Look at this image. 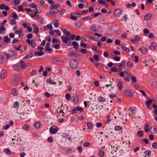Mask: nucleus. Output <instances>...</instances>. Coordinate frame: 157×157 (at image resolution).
<instances>
[{
    "instance_id": "nucleus-48",
    "label": "nucleus",
    "mask_w": 157,
    "mask_h": 157,
    "mask_svg": "<svg viewBox=\"0 0 157 157\" xmlns=\"http://www.w3.org/2000/svg\"><path fill=\"white\" fill-rule=\"evenodd\" d=\"M98 2L100 4H105L106 2L105 1H103V0H98Z\"/></svg>"
},
{
    "instance_id": "nucleus-27",
    "label": "nucleus",
    "mask_w": 157,
    "mask_h": 157,
    "mask_svg": "<svg viewBox=\"0 0 157 157\" xmlns=\"http://www.w3.org/2000/svg\"><path fill=\"white\" fill-rule=\"evenodd\" d=\"M11 14H12V17L15 19H17L18 17L17 14L14 12H12Z\"/></svg>"
},
{
    "instance_id": "nucleus-55",
    "label": "nucleus",
    "mask_w": 157,
    "mask_h": 157,
    "mask_svg": "<svg viewBox=\"0 0 157 157\" xmlns=\"http://www.w3.org/2000/svg\"><path fill=\"white\" fill-rule=\"evenodd\" d=\"M54 47L56 49H59L60 48V45L58 44H56L54 45Z\"/></svg>"
},
{
    "instance_id": "nucleus-43",
    "label": "nucleus",
    "mask_w": 157,
    "mask_h": 157,
    "mask_svg": "<svg viewBox=\"0 0 157 157\" xmlns=\"http://www.w3.org/2000/svg\"><path fill=\"white\" fill-rule=\"evenodd\" d=\"M152 103V100L151 99H149L146 102V103L147 106H149Z\"/></svg>"
},
{
    "instance_id": "nucleus-30",
    "label": "nucleus",
    "mask_w": 157,
    "mask_h": 157,
    "mask_svg": "<svg viewBox=\"0 0 157 157\" xmlns=\"http://www.w3.org/2000/svg\"><path fill=\"white\" fill-rule=\"evenodd\" d=\"M151 129L152 130V132L154 133H155L156 132V127L155 126H152L151 128Z\"/></svg>"
},
{
    "instance_id": "nucleus-52",
    "label": "nucleus",
    "mask_w": 157,
    "mask_h": 157,
    "mask_svg": "<svg viewBox=\"0 0 157 157\" xmlns=\"http://www.w3.org/2000/svg\"><path fill=\"white\" fill-rule=\"evenodd\" d=\"M143 132L142 131H139L137 132V134L138 136H142L143 135Z\"/></svg>"
},
{
    "instance_id": "nucleus-56",
    "label": "nucleus",
    "mask_w": 157,
    "mask_h": 157,
    "mask_svg": "<svg viewBox=\"0 0 157 157\" xmlns=\"http://www.w3.org/2000/svg\"><path fill=\"white\" fill-rule=\"evenodd\" d=\"M37 71L36 70H33L32 71L31 73V75H36L37 73Z\"/></svg>"
},
{
    "instance_id": "nucleus-6",
    "label": "nucleus",
    "mask_w": 157,
    "mask_h": 157,
    "mask_svg": "<svg viewBox=\"0 0 157 157\" xmlns=\"http://www.w3.org/2000/svg\"><path fill=\"white\" fill-rule=\"evenodd\" d=\"M121 13V11L120 9H117L114 11V14L117 16H119Z\"/></svg>"
},
{
    "instance_id": "nucleus-24",
    "label": "nucleus",
    "mask_w": 157,
    "mask_h": 157,
    "mask_svg": "<svg viewBox=\"0 0 157 157\" xmlns=\"http://www.w3.org/2000/svg\"><path fill=\"white\" fill-rule=\"evenodd\" d=\"M31 46L34 48L36 47V44L34 40H31V43L30 44Z\"/></svg>"
},
{
    "instance_id": "nucleus-49",
    "label": "nucleus",
    "mask_w": 157,
    "mask_h": 157,
    "mask_svg": "<svg viewBox=\"0 0 157 157\" xmlns=\"http://www.w3.org/2000/svg\"><path fill=\"white\" fill-rule=\"evenodd\" d=\"M144 130L146 132H147L148 130V124H146L144 126Z\"/></svg>"
},
{
    "instance_id": "nucleus-26",
    "label": "nucleus",
    "mask_w": 157,
    "mask_h": 157,
    "mask_svg": "<svg viewBox=\"0 0 157 157\" xmlns=\"http://www.w3.org/2000/svg\"><path fill=\"white\" fill-rule=\"evenodd\" d=\"M123 128L119 126H116L115 127V130L116 131L121 130H122Z\"/></svg>"
},
{
    "instance_id": "nucleus-25",
    "label": "nucleus",
    "mask_w": 157,
    "mask_h": 157,
    "mask_svg": "<svg viewBox=\"0 0 157 157\" xmlns=\"http://www.w3.org/2000/svg\"><path fill=\"white\" fill-rule=\"evenodd\" d=\"M13 106L15 108H18L19 107V103L18 101H16L15 102L13 105Z\"/></svg>"
},
{
    "instance_id": "nucleus-42",
    "label": "nucleus",
    "mask_w": 157,
    "mask_h": 157,
    "mask_svg": "<svg viewBox=\"0 0 157 157\" xmlns=\"http://www.w3.org/2000/svg\"><path fill=\"white\" fill-rule=\"evenodd\" d=\"M90 29L91 30H93L94 32H96V28L94 25H92L90 26Z\"/></svg>"
},
{
    "instance_id": "nucleus-33",
    "label": "nucleus",
    "mask_w": 157,
    "mask_h": 157,
    "mask_svg": "<svg viewBox=\"0 0 157 157\" xmlns=\"http://www.w3.org/2000/svg\"><path fill=\"white\" fill-rule=\"evenodd\" d=\"M61 39H62L63 42L64 43H67V37L62 36H61Z\"/></svg>"
},
{
    "instance_id": "nucleus-14",
    "label": "nucleus",
    "mask_w": 157,
    "mask_h": 157,
    "mask_svg": "<svg viewBox=\"0 0 157 157\" xmlns=\"http://www.w3.org/2000/svg\"><path fill=\"white\" fill-rule=\"evenodd\" d=\"M17 89L15 88H13L11 90V93L13 95L17 96L18 94L17 92Z\"/></svg>"
},
{
    "instance_id": "nucleus-12",
    "label": "nucleus",
    "mask_w": 157,
    "mask_h": 157,
    "mask_svg": "<svg viewBox=\"0 0 157 157\" xmlns=\"http://www.w3.org/2000/svg\"><path fill=\"white\" fill-rule=\"evenodd\" d=\"M33 29L34 32L35 33H37L39 31L37 27V26L35 24H33Z\"/></svg>"
},
{
    "instance_id": "nucleus-16",
    "label": "nucleus",
    "mask_w": 157,
    "mask_h": 157,
    "mask_svg": "<svg viewBox=\"0 0 157 157\" xmlns=\"http://www.w3.org/2000/svg\"><path fill=\"white\" fill-rule=\"evenodd\" d=\"M20 65L21 67V68L23 69H24L25 68L26 65L25 63V62L22 60H21L20 61Z\"/></svg>"
},
{
    "instance_id": "nucleus-28",
    "label": "nucleus",
    "mask_w": 157,
    "mask_h": 157,
    "mask_svg": "<svg viewBox=\"0 0 157 157\" xmlns=\"http://www.w3.org/2000/svg\"><path fill=\"white\" fill-rule=\"evenodd\" d=\"M23 128L26 131H28L29 130V126L28 124H25L23 127Z\"/></svg>"
},
{
    "instance_id": "nucleus-57",
    "label": "nucleus",
    "mask_w": 157,
    "mask_h": 157,
    "mask_svg": "<svg viewBox=\"0 0 157 157\" xmlns=\"http://www.w3.org/2000/svg\"><path fill=\"white\" fill-rule=\"evenodd\" d=\"M90 144V143L89 142L84 143L83 144V146L84 147H88Z\"/></svg>"
},
{
    "instance_id": "nucleus-10",
    "label": "nucleus",
    "mask_w": 157,
    "mask_h": 157,
    "mask_svg": "<svg viewBox=\"0 0 157 157\" xmlns=\"http://www.w3.org/2000/svg\"><path fill=\"white\" fill-rule=\"evenodd\" d=\"M139 50H140V52L144 54L146 53L147 52V49L145 47H143L141 48H139Z\"/></svg>"
},
{
    "instance_id": "nucleus-38",
    "label": "nucleus",
    "mask_w": 157,
    "mask_h": 157,
    "mask_svg": "<svg viewBox=\"0 0 157 157\" xmlns=\"http://www.w3.org/2000/svg\"><path fill=\"white\" fill-rule=\"evenodd\" d=\"M5 152L8 155H11L12 153L11 151L7 148H6L5 149Z\"/></svg>"
},
{
    "instance_id": "nucleus-51",
    "label": "nucleus",
    "mask_w": 157,
    "mask_h": 157,
    "mask_svg": "<svg viewBox=\"0 0 157 157\" xmlns=\"http://www.w3.org/2000/svg\"><path fill=\"white\" fill-rule=\"evenodd\" d=\"M157 75V72L155 71H153L151 73V75L153 77Z\"/></svg>"
},
{
    "instance_id": "nucleus-5",
    "label": "nucleus",
    "mask_w": 157,
    "mask_h": 157,
    "mask_svg": "<svg viewBox=\"0 0 157 157\" xmlns=\"http://www.w3.org/2000/svg\"><path fill=\"white\" fill-rule=\"evenodd\" d=\"M49 131L51 133L54 134L57 132L58 131V128H54L52 127H51L50 128Z\"/></svg>"
},
{
    "instance_id": "nucleus-44",
    "label": "nucleus",
    "mask_w": 157,
    "mask_h": 157,
    "mask_svg": "<svg viewBox=\"0 0 157 157\" xmlns=\"http://www.w3.org/2000/svg\"><path fill=\"white\" fill-rule=\"evenodd\" d=\"M133 65V63L130 61H128L126 63V66L127 67H132Z\"/></svg>"
},
{
    "instance_id": "nucleus-59",
    "label": "nucleus",
    "mask_w": 157,
    "mask_h": 157,
    "mask_svg": "<svg viewBox=\"0 0 157 157\" xmlns=\"http://www.w3.org/2000/svg\"><path fill=\"white\" fill-rule=\"evenodd\" d=\"M47 27L48 29L49 30H52V26L50 24H48L47 25Z\"/></svg>"
},
{
    "instance_id": "nucleus-39",
    "label": "nucleus",
    "mask_w": 157,
    "mask_h": 157,
    "mask_svg": "<svg viewBox=\"0 0 157 157\" xmlns=\"http://www.w3.org/2000/svg\"><path fill=\"white\" fill-rule=\"evenodd\" d=\"M98 154L101 157H103L104 155V151L101 150H100L99 151Z\"/></svg>"
},
{
    "instance_id": "nucleus-34",
    "label": "nucleus",
    "mask_w": 157,
    "mask_h": 157,
    "mask_svg": "<svg viewBox=\"0 0 157 157\" xmlns=\"http://www.w3.org/2000/svg\"><path fill=\"white\" fill-rule=\"evenodd\" d=\"M92 125H92V123L90 122H88L87 124V125L88 128L89 129H90L92 128Z\"/></svg>"
},
{
    "instance_id": "nucleus-3",
    "label": "nucleus",
    "mask_w": 157,
    "mask_h": 157,
    "mask_svg": "<svg viewBox=\"0 0 157 157\" xmlns=\"http://www.w3.org/2000/svg\"><path fill=\"white\" fill-rule=\"evenodd\" d=\"M71 99L73 100V102L75 104H77L78 102V97L77 95H75L72 97Z\"/></svg>"
},
{
    "instance_id": "nucleus-4",
    "label": "nucleus",
    "mask_w": 157,
    "mask_h": 157,
    "mask_svg": "<svg viewBox=\"0 0 157 157\" xmlns=\"http://www.w3.org/2000/svg\"><path fill=\"white\" fill-rule=\"evenodd\" d=\"M0 9L1 10L4 9L6 10H9V8L8 6H6L4 4H2L0 5Z\"/></svg>"
},
{
    "instance_id": "nucleus-36",
    "label": "nucleus",
    "mask_w": 157,
    "mask_h": 157,
    "mask_svg": "<svg viewBox=\"0 0 157 157\" xmlns=\"http://www.w3.org/2000/svg\"><path fill=\"white\" fill-rule=\"evenodd\" d=\"M82 19L83 20H86V21L91 20L92 19V18L90 17V16L89 15L88 16L84 17L82 18Z\"/></svg>"
},
{
    "instance_id": "nucleus-21",
    "label": "nucleus",
    "mask_w": 157,
    "mask_h": 157,
    "mask_svg": "<svg viewBox=\"0 0 157 157\" xmlns=\"http://www.w3.org/2000/svg\"><path fill=\"white\" fill-rule=\"evenodd\" d=\"M5 73V70L4 69H3L1 73L0 78L1 79H2L3 78Z\"/></svg>"
},
{
    "instance_id": "nucleus-58",
    "label": "nucleus",
    "mask_w": 157,
    "mask_h": 157,
    "mask_svg": "<svg viewBox=\"0 0 157 157\" xmlns=\"http://www.w3.org/2000/svg\"><path fill=\"white\" fill-rule=\"evenodd\" d=\"M59 6V5H53L52 6V9H55Z\"/></svg>"
},
{
    "instance_id": "nucleus-45",
    "label": "nucleus",
    "mask_w": 157,
    "mask_h": 157,
    "mask_svg": "<svg viewBox=\"0 0 157 157\" xmlns=\"http://www.w3.org/2000/svg\"><path fill=\"white\" fill-rule=\"evenodd\" d=\"M58 12V10L52 9V10L51 11V12H50V13L52 14H53L56 13H57Z\"/></svg>"
},
{
    "instance_id": "nucleus-7",
    "label": "nucleus",
    "mask_w": 157,
    "mask_h": 157,
    "mask_svg": "<svg viewBox=\"0 0 157 157\" xmlns=\"http://www.w3.org/2000/svg\"><path fill=\"white\" fill-rule=\"evenodd\" d=\"M156 47V45L155 43L153 42L151 43V44L149 47V48L151 50H155V48Z\"/></svg>"
},
{
    "instance_id": "nucleus-47",
    "label": "nucleus",
    "mask_w": 157,
    "mask_h": 157,
    "mask_svg": "<svg viewBox=\"0 0 157 157\" xmlns=\"http://www.w3.org/2000/svg\"><path fill=\"white\" fill-rule=\"evenodd\" d=\"M29 5L32 8H36L37 7V6L35 5L34 3H32L30 4Z\"/></svg>"
},
{
    "instance_id": "nucleus-13",
    "label": "nucleus",
    "mask_w": 157,
    "mask_h": 157,
    "mask_svg": "<svg viewBox=\"0 0 157 157\" xmlns=\"http://www.w3.org/2000/svg\"><path fill=\"white\" fill-rule=\"evenodd\" d=\"M21 69V67L19 65H15L14 67V70L17 71H20Z\"/></svg>"
},
{
    "instance_id": "nucleus-8",
    "label": "nucleus",
    "mask_w": 157,
    "mask_h": 157,
    "mask_svg": "<svg viewBox=\"0 0 157 157\" xmlns=\"http://www.w3.org/2000/svg\"><path fill=\"white\" fill-rule=\"evenodd\" d=\"M140 40V38L139 37V36H136L134 39H131V40L132 43H135L139 41Z\"/></svg>"
},
{
    "instance_id": "nucleus-18",
    "label": "nucleus",
    "mask_w": 157,
    "mask_h": 157,
    "mask_svg": "<svg viewBox=\"0 0 157 157\" xmlns=\"http://www.w3.org/2000/svg\"><path fill=\"white\" fill-rule=\"evenodd\" d=\"M125 60H123L121 63H120L118 66L119 67L121 68H124L125 66Z\"/></svg>"
},
{
    "instance_id": "nucleus-37",
    "label": "nucleus",
    "mask_w": 157,
    "mask_h": 157,
    "mask_svg": "<svg viewBox=\"0 0 157 157\" xmlns=\"http://www.w3.org/2000/svg\"><path fill=\"white\" fill-rule=\"evenodd\" d=\"M63 32L64 34H66L67 36H69L71 35V33L70 32L67 31L65 29L63 30Z\"/></svg>"
},
{
    "instance_id": "nucleus-20",
    "label": "nucleus",
    "mask_w": 157,
    "mask_h": 157,
    "mask_svg": "<svg viewBox=\"0 0 157 157\" xmlns=\"http://www.w3.org/2000/svg\"><path fill=\"white\" fill-rule=\"evenodd\" d=\"M118 70V69L115 67H112L111 68V71H113V72H118L119 71ZM121 71V68H120L119 71Z\"/></svg>"
},
{
    "instance_id": "nucleus-54",
    "label": "nucleus",
    "mask_w": 157,
    "mask_h": 157,
    "mask_svg": "<svg viewBox=\"0 0 157 157\" xmlns=\"http://www.w3.org/2000/svg\"><path fill=\"white\" fill-rule=\"evenodd\" d=\"M88 12V10H83L82 12L80 13H77V14H80V15H81V14H83V15H85V14H86L87 13V12Z\"/></svg>"
},
{
    "instance_id": "nucleus-46",
    "label": "nucleus",
    "mask_w": 157,
    "mask_h": 157,
    "mask_svg": "<svg viewBox=\"0 0 157 157\" xmlns=\"http://www.w3.org/2000/svg\"><path fill=\"white\" fill-rule=\"evenodd\" d=\"M151 151L150 150H146L145 153L146 154V155H148L149 157L150 156Z\"/></svg>"
},
{
    "instance_id": "nucleus-23",
    "label": "nucleus",
    "mask_w": 157,
    "mask_h": 157,
    "mask_svg": "<svg viewBox=\"0 0 157 157\" xmlns=\"http://www.w3.org/2000/svg\"><path fill=\"white\" fill-rule=\"evenodd\" d=\"M53 21L54 26L55 27L57 28L58 26V23L59 22V21L57 20H54Z\"/></svg>"
},
{
    "instance_id": "nucleus-17",
    "label": "nucleus",
    "mask_w": 157,
    "mask_h": 157,
    "mask_svg": "<svg viewBox=\"0 0 157 157\" xmlns=\"http://www.w3.org/2000/svg\"><path fill=\"white\" fill-rule=\"evenodd\" d=\"M70 18L73 20H77V17L75 15L74 13H70Z\"/></svg>"
},
{
    "instance_id": "nucleus-22",
    "label": "nucleus",
    "mask_w": 157,
    "mask_h": 157,
    "mask_svg": "<svg viewBox=\"0 0 157 157\" xmlns=\"http://www.w3.org/2000/svg\"><path fill=\"white\" fill-rule=\"evenodd\" d=\"M105 98L101 97H98V101L99 102H103L105 101Z\"/></svg>"
},
{
    "instance_id": "nucleus-53",
    "label": "nucleus",
    "mask_w": 157,
    "mask_h": 157,
    "mask_svg": "<svg viewBox=\"0 0 157 157\" xmlns=\"http://www.w3.org/2000/svg\"><path fill=\"white\" fill-rule=\"evenodd\" d=\"M131 78L132 80V82H136V79L134 76H132Z\"/></svg>"
},
{
    "instance_id": "nucleus-29",
    "label": "nucleus",
    "mask_w": 157,
    "mask_h": 157,
    "mask_svg": "<svg viewBox=\"0 0 157 157\" xmlns=\"http://www.w3.org/2000/svg\"><path fill=\"white\" fill-rule=\"evenodd\" d=\"M75 110H77L81 112H83V109L82 108L79 107V106H77L75 107Z\"/></svg>"
},
{
    "instance_id": "nucleus-32",
    "label": "nucleus",
    "mask_w": 157,
    "mask_h": 157,
    "mask_svg": "<svg viewBox=\"0 0 157 157\" xmlns=\"http://www.w3.org/2000/svg\"><path fill=\"white\" fill-rule=\"evenodd\" d=\"M10 40V39H9L8 36H5L4 41L5 43H9Z\"/></svg>"
},
{
    "instance_id": "nucleus-64",
    "label": "nucleus",
    "mask_w": 157,
    "mask_h": 157,
    "mask_svg": "<svg viewBox=\"0 0 157 157\" xmlns=\"http://www.w3.org/2000/svg\"><path fill=\"white\" fill-rule=\"evenodd\" d=\"M113 53L117 55H119L121 54V52L117 50L114 51H113Z\"/></svg>"
},
{
    "instance_id": "nucleus-35",
    "label": "nucleus",
    "mask_w": 157,
    "mask_h": 157,
    "mask_svg": "<svg viewBox=\"0 0 157 157\" xmlns=\"http://www.w3.org/2000/svg\"><path fill=\"white\" fill-rule=\"evenodd\" d=\"M122 49L125 52H129V49L123 46L121 47Z\"/></svg>"
},
{
    "instance_id": "nucleus-60",
    "label": "nucleus",
    "mask_w": 157,
    "mask_h": 157,
    "mask_svg": "<svg viewBox=\"0 0 157 157\" xmlns=\"http://www.w3.org/2000/svg\"><path fill=\"white\" fill-rule=\"evenodd\" d=\"M65 97L67 99H69L71 97V95L69 93H67L65 95Z\"/></svg>"
},
{
    "instance_id": "nucleus-50",
    "label": "nucleus",
    "mask_w": 157,
    "mask_h": 157,
    "mask_svg": "<svg viewBox=\"0 0 157 157\" xmlns=\"http://www.w3.org/2000/svg\"><path fill=\"white\" fill-rule=\"evenodd\" d=\"M152 147L154 149H157V143L155 142L153 143L152 144Z\"/></svg>"
},
{
    "instance_id": "nucleus-63",
    "label": "nucleus",
    "mask_w": 157,
    "mask_h": 157,
    "mask_svg": "<svg viewBox=\"0 0 157 157\" xmlns=\"http://www.w3.org/2000/svg\"><path fill=\"white\" fill-rule=\"evenodd\" d=\"M33 50H31L29 54V56L30 57L32 58L33 55Z\"/></svg>"
},
{
    "instance_id": "nucleus-9",
    "label": "nucleus",
    "mask_w": 157,
    "mask_h": 157,
    "mask_svg": "<svg viewBox=\"0 0 157 157\" xmlns=\"http://www.w3.org/2000/svg\"><path fill=\"white\" fill-rule=\"evenodd\" d=\"M152 15L150 13H147L144 16V20L145 21L149 20L151 17Z\"/></svg>"
},
{
    "instance_id": "nucleus-15",
    "label": "nucleus",
    "mask_w": 157,
    "mask_h": 157,
    "mask_svg": "<svg viewBox=\"0 0 157 157\" xmlns=\"http://www.w3.org/2000/svg\"><path fill=\"white\" fill-rule=\"evenodd\" d=\"M123 82L122 81H120L118 83V86L119 90H121L122 89Z\"/></svg>"
},
{
    "instance_id": "nucleus-40",
    "label": "nucleus",
    "mask_w": 157,
    "mask_h": 157,
    "mask_svg": "<svg viewBox=\"0 0 157 157\" xmlns=\"http://www.w3.org/2000/svg\"><path fill=\"white\" fill-rule=\"evenodd\" d=\"M37 9H36L35 10V13H31L30 14V16L32 17H34L35 16H36V14L37 13Z\"/></svg>"
},
{
    "instance_id": "nucleus-1",
    "label": "nucleus",
    "mask_w": 157,
    "mask_h": 157,
    "mask_svg": "<svg viewBox=\"0 0 157 157\" xmlns=\"http://www.w3.org/2000/svg\"><path fill=\"white\" fill-rule=\"evenodd\" d=\"M78 61L75 59H72L70 62V66L72 69L76 68L78 66Z\"/></svg>"
},
{
    "instance_id": "nucleus-19",
    "label": "nucleus",
    "mask_w": 157,
    "mask_h": 157,
    "mask_svg": "<svg viewBox=\"0 0 157 157\" xmlns=\"http://www.w3.org/2000/svg\"><path fill=\"white\" fill-rule=\"evenodd\" d=\"M34 125L35 127L37 128H39L40 127V122H35Z\"/></svg>"
},
{
    "instance_id": "nucleus-61",
    "label": "nucleus",
    "mask_w": 157,
    "mask_h": 157,
    "mask_svg": "<svg viewBox=\"0 0 157 157\" xmlns=\"http://www.w3.org/2000/svg\"><path fill=\"white\" fill-rule=\"evenodd\" d=\"M78 149L79 153H81L82 151V147L81 146H78Z\"/></svg>"
},
{
    "instance_id": "nucleus-11",
    "label": "nucleus",
    "mask_w": 157,
    "mask_h": 157,
    "mask_svg": "<svg viewBox=\"0 0 157 157\" xmlns=\"http://www.w3.org/2000/svg\"><path fill=\"white\" fill-rule=\"evenodd\" d=\"M72 45L74 46V48L75 49H77L79 46L77 42L74 41L72 42L71 43Z\"/></svg>"
},
{
    "instance_id": "nucleus-62",
    "label": "nucleus",
    "mask_w": 157,
    "mask_h": 157,
    "mask_svg": "<svg viewBox=\"0 0 157 157\" xmlns=\"http://www.w3.org/2000/svg\"><path fill=\"white\" fill-rule=\"evenodd\" d=\"M113 59L116 61H119L120 60V58L118 56H115L114 57Z\"/></svg>"
},
{
    "instance_id": "nucleus-41",
    "label": "nucleus",
    "mask_w": 157,
    "mask_h": 157,
    "mask_svg": "<svg viewBox=\"0 0 157 157\" xmlns=\"http://www.w3.org/2000/svg\"><path fill=\"white\" fill-rule=\"evenodd\" d=\"M101 14V13H94V15L93 14H91V16L92 17H97L99 15Z\"/></svg>"
},
{
    "instance_id": "nucleus-2",
    "label": "nucleus",
    "mask_w": 157,
    "mask_h": 157,
    "mask_svg": "<svg viewBox=\"0 0 157 157\" xmlns=\"http://www.w3.org/2000/svg\"><path fill=\"white\" fill-rule=\"evenodd\" d=\"M123 93L127 96L128 97H132L133 93L131 90H126L123 91Z\"/></svg>"
},
{
    "instance_id": "nucleus-31",
    "label": "nucleus",
    "mask_w": 157,
    "mask_h": 157,
    "mask_svg": "<svg viewBox=\"0 0 157 157\" xmlns=\"http://www.w3.org/2000/svg\"><path fill=\"white\" fill-rule=\"evenodd\" d=\"M23 29L21 28V30H20L19 33V38H20L23 36L24 33L23 32Z\"/></svg>"
}]
</instances>
